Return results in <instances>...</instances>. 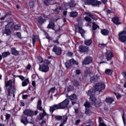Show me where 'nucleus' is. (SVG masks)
Instances as JSON below:
<instances>
[{"mask_svg": "<svg viewBox=\"0 0 126 126\" xmlns=\"http://www.w3.org/2000/svg\"><path fill=\"white\" fill-rule=\"evenodd\" d=\"M58 19H59V18H57V17H55L52 21H53V22H56L58 21Z\"/></svg>", "mask_w": 126, "mask_h": 126, "instance_id": "nucleus-54", "label": "nucleus"}, {"mask_svg": "<svg viewBox=\"0 0 126 126\" xmlns=\"http://www.w3.org/2000/svg\"><path fill=\"white\" fill-rule=\"evenodd\" d=\"M5 117H6V120H8V119H9V118H10V115L6 114Z\"/></svg>", "mask_w": 126, "mask_h": 126, "instance_id": "nucleus-59", "label": "nucleus"}, {"mask_svg": "<svg viewBox=\"0 0 126 126\" xmlns=\"http://www.w3.org/2000/svg\"><path fill=\"white\" fill-rule=\"evenodd\" d=\"M105 58L106 60L108 62H110V61H112L113 58H114V54H113V52L111 51H108L105 53Z\"/></svg>", "mask_w": 126, "mask_h": 126, "instance_id": "nucleus-10", "label": "nucleus"}, {"mask_svg": "<svg viewBox=\"0 0 126 126\" xmlns=\"http://www.w3.org/2000/svg\"><path fill=\"white\" fill-rule=\"evenodd\" d=\"M69 98L71 99L72 101V105H74L75 104V101H76V95L75 94H73L72 95H71L69 96Z\"/></svg>", "mask_w": 126, "mask_h": 126, "instance_id": "nucleus-18", "label": "nucleus"}, {"mask_svg": "<svg viewBox=\"0 0 126 126\" xmlns=\"http://www.w3.org/2000/svg\"><path fill=\"white\" fill-rule=\"evenodd\" d=\"M38 61L40 63H43V58L39 56L38 57Z\"/></svg>", "mask_w": 126, "mask_h": 126, "instance_id": "nucleus-45", "label": "nucleus"}, {"mask_svg": "<svg viewBox=\"0 0 126 126\" xmlns=\"http://www.w3.org/2000/svg\"><path fill=\"white\" fill-rule=\"evenodd\" d=\"M87 3H90V4H92L93 6H100L101 4V2L97 0H86Z\"/></svg>", "mask_w": 126, "mask_h": 126, "instance_id": "nucleus-9", "label": "nucleus"}, {"mask_svg": "<svg viewBox=\"0 0 126 126\" xmlns=\"http://www.w3.org/2000/svg\"><path fill=\"white\" fill-rule=\"evenodd\" d=\"M27 68L30 70L31 68V65H30V64H29L27 67Z\"/></svg>", "mask_w": 126, "mask_h": 126, "instance_id": "nucleus-63", "label": "nucleus"}, {"mask_svg": "<svg viewBox=\"0 0 126 126\" xmlns=\"http://www.w3.org/2000/svg\"><path fill=\"white\" fill-rule=\"evenodd\" d=\"M114 99L113 97H107L105 99V102L108 103V104H112L114 102Z\"/></svg>", "mask_w": 126, "mask_h": 126, "instance_id": "nucleus-22", "label": "nucleus"}, {"mask_svg": "<svg viewBox=\"0 0 126 126\" xmlns=\"http://www.w3.org/2000/svg\"><path fill=\"white\" fill-rule=\"evenodd\" d=\"M81 73V71L79 69H77L76 70V74H80V73Z\"/></svg>", "mask_w": 126, "mask_h": 126, "instance_id": "nucleus-55", "label": "nucleus"}, {"mask_svg": "<svg viewBox=\"0 0 126 126\" xmlns=\"http://www.w3.org/2000/svg\"><path fill=\"white\" fill-rule=\"evenodd\" d=\"M37 21L39 24H43L45 22V19H43L41 16H39L37 19Z\"/></svg>", "mask_w": 126, "mask_h": 126, "instance_id": "nucleus-30", "label": "nucleus"}, {"mask_svg": "<svg viewBox=\"0 0 126 126\" xmlns=\"http://www.w3.org/2000/svg\"><path fill=\"white\" fill-rule=\"evenodd\" d=\"M80 123V120L78 119L75 121V124L76 125V126H78V125H79Z\"/></svg>", "mask_w": 126, "mask_h": 126, "instance_id": "nucleus-51", "label": "nucleus"}, {"mask_svg": "<svg viewBox=\"0 0 126 126\" xmlns=\"http://www.w3.org/2000/svg\"><path fill=\"white\" fill-rule=\"evenodd\" d=\"M101 1L104 4H106L108 2V0H101Z\"/></svg>", "mask_w": 126, "mask_h": 126, "instance_id": "nucleus-62", "label": "nucleus"}, {"mask_svg": "<svg viewBox=\"0 0 126 126\" xmlns=\"http://www.w3.org/2000/svg\"><path fill=\"white\" fill-rule=\"evenodd\" d=\"M105 84L102 83H99L95 84L93 88L91 89L88 92L87 94L88 96H90V102L93 106H95L96 108H98L101 104V100H97L96 97H95V93L96 91L101 92L102 90L105 89Z\"/></svg>", "mask_w": 126, "mask_h": 126, "instance_id": "nucleus-1", "label": "nucleus"}, {"mask_svg": "<svg viewBox=\"0 0 126 126\" xmlns=\"http://www.w3.org/2000/svg\"><path fill=\"white\" fill-rule=\"evenodd\" d=\"M53 52H54L57 56H60L62 55V48L59 47L56 45L54 46L52 49Z\"/></svg>", "mask_w": 126, "mask_h": 126, "instance_id": "nucleus-11", "label": "nucleus"}, {"mask_svg": "<svg viewBox=\"0 0 126 126\" xmlns=\"http://www.w3.org/2000/svg\"><path fill=\"white\" fill-rule=\"evenodd\" d=\"M85 19L86 21H87V22H91V19L88 16H86L85 17Z\"/></svg>", "mask_w": 126, "mask_h": 126, "instance_id": "nucleus-44", "label": "nucleus"}, {"mask_svg": "<svg viewBox=\"0 0 126 126\" xmlns=\"http://www.w3.org/2000/svg\"><path fill=\"white\" fill-rule=\"evenodd\" d=\"M85 14H86V15L92 18V19H94V20H95V21L97 20V18H96L95 16H94V15L91 14L90 13L88 12H86Z\"/></svg>", "mask_w": 126, "mask_h": 126, "instance_id": "nucleus-26", "label": "nucleus"}, {"mask_svg": "<svg viewBox=\"0 0 126 126\" xmlns=\"http://www.w3.org/2000/svg\"><path fill=\"white\" fill-rule=\"evenodd\" d=\"M97 28H99V26L97 25H96V23L95 22L93 23V30H96Z\"/></svg>", "mask_w": 126, "mask_h": 126, "instance_id": "nucleus-38", "label": "nucleus"}, {"mask_svg": "<svg viewBox=\"0 0 126 126\" xmlns=\"http://www.w3.org/2000/svg\"><path fill=\"white\" fill-rule=\"evenodd\" d=\"M55 91H56V88H51L48 92V94H51V95H53V94L55 93Z\"/></svg>", "mask_w": 126, "mask_h": 126, "instance_id": "nucleus-34", "label": "nucleus"}, {"mask_svg": "<svg viewBox=\"0 0 126 126\" xmlns=\"http://www.w3.org/2000/svg\"><path fill=\"white\" fill-rule=\"evenodd\" d=\"M74 85L75 86H76L77 87H78V86H80V84L78 83V82H77V81H75L74 82Z\"/></svg>", "mask_w": 126, "mask_h": 126, "instance_id": "nucleus-43", "label": "nucleus"}, {"mask_svg": "<svg viewBox=\"0 0 126 126\" xmlns=\"http://www.w3.org/2000/svg\"><path fill=\"white\" fill-rule=\"evenodd\" d=\"M16 35L18 37V38H21V33H20V32H17Z\"/></svg>", "mask_w": 126, "mask_h": 126, "instance_id": "nucleus-52", "label": "nucleus"}, {"mask_svg": "<svg viewBox=\"0 0 126 126\" xmlns=\"http://www.w3.org/2000/svg\"><path fill=\"white\" fill-rule=\"evenodd\" d=\"M11 52L14 56H18L19 55V51L16 50V49L14 47L11 48Z\"/></svg>", "mask_w": 126, "mask_h": 126, "instance_id": "nucleus-20", "label": "nucleus"}, {"mask_svg": "<svg viewBox=\"0 0 126 126\" xmlns=\"http://www.w3.org/2000/svg\"><path fill=\"white\" fill-rule=\"evenodd\" d=\"M20 27H21V25L20 24L16 25L14 27V30H16V31H17V30H19L20 29Z\"/></svg>", "mask_w": 126, "mask_h": 126, "instance_id": "nucleus-42", "label": "nucleus"}, {"mask_svg": "<svg viewBox=\"0 0 126 126\" xmlns=\"http://www.w3.org/2000/svg\"><path fill=\"white\" fill-rule=\"evenodd\" d=\"M105 46V45L104 44H99V47H100V48H101V49H103V48H104V47Z\"/></svg>", "mask_w": 126, "mask_h": 126, "instance_id": "nucleus-58", "label": "nucleus"}, {"mask_svg": "<svg viewBox=\"0 0 126 126\" xmlns=\"http://www.w3.org/2000/svg\"><path fill=\"white\" fill-rule=\"evenodd\" d=\"M78 30H79V33L81 34L83 38H84V33H85V32H84V30L80 27H78Z\"/></svg>", "mask_w": 126, "mask_h": 126, "instance_id": "nucleus-27", "label": "nucleus"}, {"mask_svg": "<svg viewBox=\"0 0 126 126\" xmlns=\"http://www.w3.org/2000/svg\"><path fill=\"white\" fill-rule=\"evenodd\" d=\"M67 55L68 57H72V53L69 52L67 53Z\"/></svg>", "mask_w": 126, "mask_h": 126, "instance_id": "nucleus-57", "label": "nucleus"}, {"mask_svg": "<svg viewBox=\"0 0 126 126\" xmlns=\"http://www.w3.org/2000/svg\"><path fill=\"white\" fill-rule=\"evenodd\" d=\"M5 86L9 87L8 88V96H11V94H13V97L15 96L14 94L16 92V88L14 86H12V81L10 80L7 82H5Z\"/></svg>", "mask_w": 126, "mask_h": 126, "instance_id": "nucleus-3", "label": "nucleus"}, {"mask_svg": "<svg viewBox=\"0 0 126 126\" xmlns=\"http://www.w3.org/2000/svg\"><path fill=\"white\" fill-rule=\"evenodd\" d=\"M62 9V7L59 6L58 7H57L55 10H54V12L55 13V14H58V13H59V12H60V11Z\"/></svg>", "mask_w": 126, "mask_h": 126, "instance_id": "nucleus-41", "label": "nucleus"}, {"mask_svg": "<svg viewBox=\"0 0 126 126\" xmlns=\"http://www.w3.org/2000/svg\"><path fill=\"white\" fill-rule=\"evenodd\" d=\"M10 55V53H9V52H3L2 54L3 58H6V57H8V56H9Z\"/></svg>", "mask_w": 126, "mask_h": 126, "instance_id": "nucleus-40", "label": "nucleus"}, {"mask_svg": "<svg viewBox=\"0 0 126 126\" xmlns=\"http://www.w3.org/2000/svg\"><path fill=\"white\" fill-rule=\"evenodd\" d=\"M112 22L116 25H120L122 23L120 22V19L118 17H114L112 19Z\"/></svg>", "mask_w": 126, "mask_h": 126, "instance_id": "nucleus-14", "label": "nucleus"}, {"mask_svg": "<svg viewBox=\"0 0 126 126\" xmlns=\"http://www.w3.org/2000/svg\"><path fill=\"white\" fill-rule=\"evenodd\" d=\"M84 106H85L86 108L85 113L86 115H89V116H90V115L92 114V111H91V108L90 107V103L89 102H86L84 103Z\"/></svg>", "mask_w": 126, "mask_h": 126, "instance_id": "nucleus-8", "label": "nucleus"}, {"mask_svg": "<svg viewBox=\"0 0 126 126\" xmlns=\"http://www.w3.org/2000/svg\"><path fill=\"white\" fill-rule=\"evenodd\" d=\"M99 126H107L105 123L103 122V119L101 117H99L98 119Z\"/></svg>", "mask_w": 126, "mask_h": 126, "instance_id": "nucleus-23", "label": "nucleus"}, {"mask_svg": "<svg viewBox=\"0 0 126 126\" xmlns=\"http://www.w3.org/2000/svg\"><path fill=\"white\" fill-rule=\"evenodd\" d=\"M63 117H64V116H55V118L56 120H57V121H61V120H63Z\"/></svg>", "mask_w": 126, "mask_h": 126, "instance_id": "nucleus-36", "label": "nucleus"}, {"mask_svg": "<svg viewBox=\"0 0 126 126\" xmlns=\"http://www.w3.org/2000/svg\"><path fill=\"white\" fill-rule=\"evenodd\" d=\"M69 104V99L66 98L63 101L51 106L49 109L50 113L53 114L56 110H63V109H67Z\"/></svg>", "mask_w": 126, "mask_h": 126, "instance_id": "nucleus-2", "label": "nucleus"}, {"mask_svg": "<svg viewBox=\"0 0 126 126\" xmlns=\"http://www.w3.org/2000/svg\"><path fill=\"white\" fill-rule=\"evenodd\" d=\"M21 122L24 125H27L28 124V121L27 120V117H23L21 120Z\"/></svg>", "mask_w": 126, "mask_h": 126, "instance_id": "nucleus-29", "label": "nucleus"}, {"mask_svg": "<svg viewBox=\"0 0 126 126\" xmlns=\"http://www.w3.org/2000/svg\"><path fill=\"white\" fill-rule=\"evenodd\" d=\"M43 113H40L39 114V117H38V120L39 121H41V120L44 119L45 116L47 115V113H46V111H45L44 109L42 110Z\"/></svg>", "mask_w": 126, "mask_h": 126, "instance_id": "nucleus-17", "label": "nucleus"}, {"mask_svg": "<svg viewBox=\"0 0 126 126\" xmlns=\"http://www.w3.org/2000/svg\"><path fill=\"white\" fill-rule=\"evenodd\" d=\"M24 114L28 117H33V116H36L38 114V111L36 110L34 112V111L32 110L26 109L23 112Z\"/></svg>", "mask_w": 126, "mask_h": 126, "instance_id": "nucleus-7", "label": "nucleus"}, {"mask_svg": "<svg viewBox=\"0 0 126 126\" xmlns=\"http://www.w3.org/2000/svg\"><path fill=\"white\" fill-rule=\"evenodd\" d=\"M115 95L116 96L117 99H119V98H121V94L114 93Z\"/></svg>", "mask_w": 126, "mask_h": 126, "instance_id": "nucleus-50", "label": "nucleus"}, {"mask_svg": "<svg viewBox=\"0 0 126 126\" xmlns=\"http://www.w3.org/2000/svg\"><path fill=\"white\" fill-rule=\"evenodd\" d=\"M85 76H87L88 75H90V70H88L85 72Z\"/></svg>", "mask_w": 126, "mask_h": 126, "instance_id": "nucleus-48", "label": "nucleus"}, {"mask_svg": "<svg viewBox=\"0 0 126 126\" xmlns=\"http://www.w3.org/2000/svg\"><path fill=\"white\" fill-rule=\"evenodd\" d=\"M79 51L81 53H87L89 51V49L86 46L81 45L79 47Z\"/></svg>", "mask_w": 126, "mask_h": 126, "instance_id": "nucleus-13", "label": "nucleus"}, {"mask_svg": "<svg viewBox=\"0 0 126 126\" xmlns=\"http://www.w3.org/2000/svg\"><path fill=\"white\" fill-rule=\"evenodd\" d=\"M67 116L66 115H65L63 117V120H61V124L59 126H63V125H65L66 124V121H67Z\"/></svg>", "mask_w": 126, "mask_h": 126, "instance_id": "nucleus-19", "label": "nucleus"}, {"mask_svg": "<svg viewBox=\"0 0 126 126\" xmlns=\"http://www.w3.org/2000/svg\"><path fill=\"white\" fill-rule=\"evenodd\" d=\"M32 45L33 46H35V43H36V40L37 39V36L32 35Z\"/></svg>", "mask_w": 126, "mask_h": 126, "instance_id": "nucleus-37", "label": "nucleus"}, {"mask_svg": "<svg viewBox=\"0 0 126 126\" xmlns=\"http://www.w3.org/2000/svg\"><path fill=\"white\" fill-rule=\"evenodd\" d=\"M100 78V76L99 75H95L92 77L91 78V83H93L94 82H96L98 81V79Z\"/></svg>", "mask_w": 126, "mask_h": 126, "instance_id": "nucleus-16", "label": "nucleus"}, {"mask_svg": "<svg viewBox=\"0 0 126 126\" xmlns=\"http://www.w3.org/2000/svg\"><path fill=\"white\" fill-rule=\"evenodd\" d=\"M70 64H76V65H78V63L73 59H71L70 60Z\"/></svg>", "mask_w": 126, "mask_h": 126, "instance_id": "nucleus-39", "label": "nucleus"}, {"mask_svg": "<svg viewBox=\"0 0 126 126\" xmlns=\"http://www.w3.org/2000/svg\"><path fill=\"white\" fill-rule=\"evenodd\" d=\"M29 84V79L27 78L22 82V86L23 87H25V86H27Z\"/></svg>", "mask_w": 126, "mask_h": 126, "instance_id": "nucleus-24", "label": "nucleus"}, {"mask_svg": "<svg viewBox=\"0 0 126 126\" xmlns=\"http://www.w3.org/2000/svg\"><path fill=\"white\" fill-rule=\"evenodd\" d=\"M27 97H28V95L27 94H24L22 96L23 99H26L27 98Z\"/></svg>", "mask_w": 126, "mask_h": 126, "instance_id": "nucleus-61", "label": "nucleus"}, {"mask_svg": "<svg viewBox=\"0 0 126 126\" xmlns=\"http://www.w3.org/2000/svg\"><path fill=\"white\" fill-rule=\"evenodd\" d=\"M106 74H107L108 75H111L112 73H113V70L110 69H106L105 71Z\"/></svg>", "mask_w": 126, "mask_h": 126, "instance_id": "nucleus-35", "label": "nucleus"}, {"mask_svg": "<svg viewBox=\"0 0 126 126\" xmlns=\"http://www.w3.org/2000/svg\"><path fill=\"white\" fill-rule=\"evenodd\" d=\"M123 75L125 78H126V72L123 73Z\"/></svg>", "mask_w": 126, "mask_h": 126, "instance_id": "nucleus-64", "label": "nucleus"}, {"mask_svg": "<svg viewBox=\"0 0 126 126\" xmlns=\"http://www.w3.org/2000/svg\"><path fill=\"white\" fill-rule=\"evenodd\" d=\"M78 15L77 12H71L69 13V16L70 17H76Z\"/></svg>", "mask_w": 126, "mask_h": 126, "instance_id": "nucleus-28", "label": "nucleus"}, {"mask_svg": "<svg viewBox=\"0 0 126 126\" xmlns=\"http://www.w3.org/2000/svg\"><path fill=\"white\" fill-rule=\"evenodd\" d=\"M101 33L102 35H104V36H107L109 35V31L107 30H102L101 31Z\"/></svg>", "mask_w": 126, "mask_h": 126, "instance_id": "nucleus-32", "label": "nucleus"}, {"mask_svg": "<svg viewBox=\"0 0 126 126\" xmlns=\"http://www.w3.org/2000/svg\"><path fill=\"white\" fill-rule=\"evenodd\" d=\"M93 60L92 58L88 56L86 57L84 59V60L82 62V64H90V63H92Z\"/></svg>", "mask_w": 126, "mask_h": 126, "instance_id": "nucleus-12", "label": "nucleus"}, {"mask_svg": "<svg viewBox=\"0 0 126 126\" xmlns=\"http://www.w3.org/2000/svg\"><path fill=\"white\" fill-rule=\"evenodd\" d=\"M69 4H71V7H70V8H71V9H73L74 8V6H75L74 4L72 2H69Z\"/></svg>", "mask_w": 126, "mask_h": 126, "instance_id": "nucleus-46", "label": "nucleus"}, {"mask_svg": "<svg viewBox=\"0 0 126 126\" xmlns=\"http://www.w3.org/2000/svg\"><path fill=\"white\" fill-rule=\"evenodd\" d=\"M119 40L122 43H126V31H123L119 32L118 33Z\"/></svg>", "mask_w": 126, "mask_h": 126, "instance_id": "nucleus-6", "label": "nucleus"}, {"mask_svg": "<svg viewBox=\"0 0 126 126\" xmlns=\"http://www.w3.org/2000/svg\"><path fill=\"white\" fill-rule=\"evenodd\" d=\"M92 44V40L91 39H86L85 40V45L86 46H90Z\"/></svg>", "mask_w": 126, "mask_h": 126, "instance_id": "nucleus-31", "label": "nucleus"}, {"mask_svg": "<svg viewBox=\"0 0 126 126\" xmlns=\"http://www.w3.org/2000/svg\"><path fill=\"white\" fill-rule=\"evenodd\" d=\"M122 119H123V123L124 124V126H126V120H125V116L124 115L122 116Z\"/></svg>", "mask_w": 126, "mask_h": 126, "instance_id": "nucleus-60", "label": "nucleus"}, {"mask_svg": "<svg viewBox=\"0 0 126 126\" xmlns=\"http://www.w3.org/2000/svg\"><path fill=\"white\" fill-rule=\"evenodd\" d=\"M47 28L54 30L55 29V23L53 22H50L47 26Z\"/></svg>", "mask_w": 126, "mask_h": 126, "instance_id": "nucleus-21", "label": "nucleus"}, {"mask_svg": "<svg viewBox=\"0 0 126 126\" xmlns=\"http://www.w3.org/2000/svg\"><path fill=\"white\" fill-rule=\"evenodd\" d=\"M53 42L55 44H56V43L58 44H60V42H59V39H56V40H53Z\"/></svg>", "mask_w": 126, "mask_h": 126, "instance_id": "nucleus-56", "label": "nucleus"}, {"mask_svg": "<svg viewBox=\"0 0 126 126\" xmlns=\"http://www.w3.org/2000/svg\"><path fill=\"white\" fill-rule=\"evenodd\" d=\"M18 77H19V78H20L22 81H23V80L25 79V78L22 75H19L18 76Z\"/></svg>", "mask_w": 126, "mask_h": 126, "instance_id": "nucleus-47", "label": "nucleus"}, {"mask_svg": "<svg viewBox=\"0 0 126 126\" xmlns=\"http://www.w3.org/2000/svg\"><path fill=\"white\" fill-rule=\"evenodd\" d=\"M68 91H72L73 90V86H70L68 89H67Z\"/></svg>", "mask_w": 126, "mask_h": 126, "instance_id": "nucleus-49", "label": "nucleus"}, {"mask_svg": "<svg viewBox=\"0 0 126 126\" xmlns=\"http://www.w3.org/2000/svg\"><path fill=\"white\" fill-rule=\"evenodd\" d=\"M65 66L66 67H67V68H69L70 67V64H69V63H65Z\"/></svg>", "mask_w": 126, "mask_h": 126, "instance_id": "nucleus-53", "label": "nucleus"}, {"mask_svg": "<svg viewBox=\"0 0 126 126\" xmlns=\"http://www.w3.org/2000/svg\"><path fill=\"white\" fill-rule=\"evenodd\" d=\"M41 105H42V101L41 100H39L38 102H37V109L39 110V111H42L43 108H42V106H41Z\"/></svg>", "mask_w": 126, "mask_h": 126, "instance_id": "nucleus-25", "label": "nucleus"}, {"mask_svg": "<svg viewBox=\"0 0 126 126\" xmlns=\"http://www.w3.org/2000/svg\"><path fill=\"white\" fill-rule=\"evenodd\" d=\"M62 6H64L65 8H68V7H71V4H69V2H64L62 4Z\"/></svg>", "mask_w": 126, "mask_h": 126, "instance_id": "nucleus-33", "label": "nucleus"}, {"mask_svg": "<svg viewBox=\"0 0 126 126\" xmlns=\"http://www.w3.org/2000/svg\"><path fill=\"white\" fill-rule=\"evenodd\" d=\"M13 27V23H9L5 26V29L3 31L2 33L3 34H6L7 36H9L11 34V31L10 29H11Z\"/></svg>", "mask_w": 126, "mask_h": 126, "instance_id": "nucleus-5", "label": "nucleus"}, {"mask_svg": "<svg viewBox=\"0 0 126 126\" xmlns=\"http://www.w3.org/2000/svg\"><path fill=\"white\" fill-rule=\"evenodd\" d=\"M50 63H51L49 61V60H44L43 64H39V69L40 71L45 73L48 72L49 69V65H50Z\"/></svg>", "mask_w": 126, "mask_h": 126, "instance_id": "nucleus-4", "label": "nucleus"}, {"mask_svg": "<svg viewBox=\"0 0 126 126\" xmlns=\"http://www.w3.org/2000/svg\"><path fill=\"white\" fill-rule=\"evenodd\" d=\"M43 2L45 5H51L55 3V0H43Z\"/></svg>", "mask_w": 126, "mask_h": 126, "instance_id": "nucleus-15", "label": "nucleus"}]
</instances>
